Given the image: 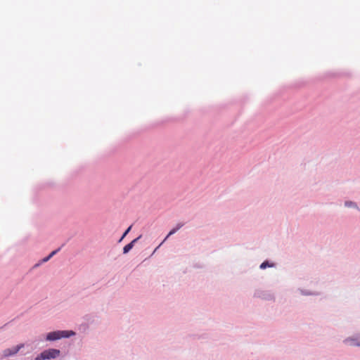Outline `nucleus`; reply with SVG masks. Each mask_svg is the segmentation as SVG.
<instances>
[{"label": "nucleus", "mask_w": 360, "mask_h": 360, "mask_svg": "<svg viewBox=\"0 0 360 360\" xmlns=\"http://www.w3.org/2000/svg\"><path fill=\"white\" fill-rule=\"evenodd\" d=\"M274 263H269L268 261H264V262H262L260 264L259 268L261 269H265L267 267H274Z\"/></svg>", "instance_id": "nucleus-11"}, {"label": "nucleus", "mask_w": 360, "mask_h": 360, "mask_svg": "<svg viewBox=\"0 0 360 360\" xmlns=\"http://www.w3.org/2000/svg\"><path fill=\"white\" fill-rule=\"evenodd\" d=\"M60 338H69L76 335V333L73 330H60Z\"/></svg>", "instance_id": "nucleus-8"}, {"label": "nucleus", "mask_w": 360, "mask_h": 360, "mask_svg": "<svg viewBox=\"0 0 360 360\" xmlns=\"http://www.w3.org/2000/svg\"><path fill=\"white\" fill-rule=\"evenodd\" d=\"M133 245L130 243L123 248V254H127L132 248Z\"/></svg>", "instance_id": "nucleus-12"}, {"label": "nucleus", "mask_w": 360, "mask_h": 360, "mask_svg": "<svg viewBox=\"0 0 360 360\" xmlns=\"http://www.w3.org/2000/svg\"><path fill=\"white\" fill-rule=\"evenodd\" d=\"M298 291L300 292V293L302 295H304V296H319L321 295L320 292L311 291L309 290H305V289H302V288H299Z\"/></svg>", "instance_id": "nucleus-6"}, {"label": "nucleus", "mask_w": 360, "mask_h": 360, "mask_svg": "<svg viewBox=\"0 0 360 360\" xmlns=\"http://www.w3.org/2000/svg\"><path fill=\"white\" fill-rule=\"evenodd\" d=\"M165 241H164V240H162V242L154 250V251L153 252V253L151 254V256L154 255V253L158 251V249L165 243Z\"/></svg>", "instance_id": "nucleus-15"}, {"label": "nucleus", "mask_w": 360, "mask_h": 360, "mask_svg": "<svg viewBox=\"0 0 360 360\" xmlns=\"http://www.w3.org/2000/svg\"><path fill=\"white\" fill-rule=\"evenodd\" d=\"M253 297L255 298H259L266 301H274L275 295L271 291L268 290L263 289H256L254 292Z\"/></svg>", "instance_id": "nucleus-3"}, {"label": "nucleus", "mask_w": 360, "mask_h": 360, "mask_svg": "<svg viewBox=\"0 0 360 360\" xmlns=\"http://www.w3.org/2000/svg\"><path fill=\"white\" fill-rule=\"evenodd\" d=\"M141 235H140L139 237L136 238L135 239H134L133 240H131L130 242L131 244L133 245V246H134L135 243L138 242V240L141 238Z\"/></svg>", "instance_id": "nucleus-14"}, {"label": "nucleus", "mask_w": 360, "mask_h": 360, "mask_svg": "<svg viewBox=\"0 0 360 360\" xmlns=\"http://www.w3.org/2000/svg\"><path fill=\"white\" fill-rule=\"evenodd\" d=\"M344 205H345V207H348V208H353V209H355L357 210H359V207L357 203L354 201H352V200L345 201Z\"/></svg>", "instance_id": "nucleus-9"}, {"label": "nucleus", "mask_w": 360, "mask_h": 360, "mask_svg": "<svg viewBox=\"0 0 360 360\" xmlns=\"http://www.w3.org/2000/svg\"><path fill=\"white\" fill-rule=\"evenodd\" d=\"M60 248H58L53 251H52L47 257L43 258L41 259V262H47L52 257H53L58 252H59Z\"/></svg>", "instance_id": "nucleus-10"}, {"label": "nucleus", "mask_w": 360, "mask_h": 360, "mask_svg": "<svg viewBox=\"0 0 360 360\" xmlns=\"http://www.w3.org/2000/svg\"><path fill=\"white\" fill-rule=\"evenodd\" d=\"M60 330H55L50 333H48L46 335L45 340L49 342H53L58 340H60Z\"/></svg>", "instance_id": "nucleus-5"}, {"label": "nucleus", "mask_w": 360, "mask_h": 360, "mask_svg": "<svg viewBox=\"0 0 360 360\" xmlns=\"http://www.w3.org/2000/svg\"><path fill=\"white\" fill-rule=\"evenodd\" d=\"M131 229V226H130L123 233V235L122 236V237L120 238V239L119 240V242H121L123 238L128 234V233L130 231Z\"/></svg>", "instance_id": "nucleus-13"}, {"label": "nucleus", "mask_w": 360, "mask_h": 360, "mask_svg": "<svg viewBox=\"0 0 360 360\" xmlns=\"http://www.w3.org/2000/svg\"><path fill=\"white\" fill-rule=\"evenodd\" d=\"M44 262H41V259L37 264H34V268H37L39 267L40 265H41Z\"/></svg>", "instance_id": "nucleus-16"}, {"label": "nucleus", "mask_w": 360, "mask_h": 360, "mask_svg": "<svg viewBox=\"0 0 360 360\" xmlns=\"http://www.w3.org/2000/svg\"><path fill=\"white\" fill-rule=\"evenodd\" d=\"M61 352L58 349L49 348L37 354L34 360H51L56 359L60 356Z\"/></svg>", "instance_id": "nucleus-1"}, {"label": "nucleus", "mask_w": 360, "mask_h": 360, "mask_svg": "<svg viewBox=\"0 0 360 360\" xmlns=\"http://www.w3.org/2000/svg\"><path fill=\"white\" fill-rule=\"evenodd\" d=\"M343 344L348 347H360V333H354L342 341Z\"/></svg>", "instance_id": "nucleus-4"}, {"label": "nucleus", "mask_w": 360, "mask_h": 360, "mask_svg": "<svg viewBox=\"0 0 360 360\" xmlns=\"http://www.w3.org/2000/svg\"><path fill=\"white\" fill-rule=\"evenodd\" d=\"M24 347L25 345L20 343L11 347L4 349L0 353V358L1 359H7L8 358L15 356Z\"/></svg>", "instance_id": "nucleus-2"}, {"label": "nucleus", "mask_w": 360, "mask_h": 360, "mask_svg": "<svg viewBox=\"0 0 360 360\" xmlns=\"http://www.w3.org/2000/svg\"><path fill=\"white\" fill-rule=\"evenodd\" d=\"M184 225V223L179 222L178 223L174 228H173L167 234V236L164 239V241L167 240V238L171 236L172 235L174 234L176 232H177Z\"/></svg>", "instance_id": "nucleus-7"}]
</instances>
